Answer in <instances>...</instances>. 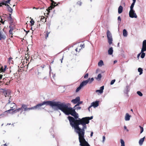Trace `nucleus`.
Instances as JSON below:
<instances>
[{"mask_svg":"<svg viewBox=\"0 0 146 146\" xmlns=\"http://www.w3.org/2000/svg\"><path fill=\"white\" fill-rule=\"evenodd\" d=\"M79 104H80V103H79V102H78L76 105L75 106H79Z\"/></svg>","mask_w":146,"mask_h":146,"instance_id":"nucleus-49","label":"nucleus"},{"mask_svg":"<svg viewBox=\"0 0 146 146\" xmlns=\"http://www.w3.org/2000/svg\"><path fill=\"white\" fill-rule=\"evenodd\" d=\"M54 8V7L52 5H51L50 7H48V8L47 9V11L48 12V13L50 12V10H51L52 8Z\"/></svg>","mask_w":146,"mask_h":146,"instance_id":"nucleus-29","label":"nucleus"},{"mask_svg":"<svg viewBox=\"0 0 146 146\" xmlns=\"http://www.w3.org/2000/svg\"><path fill=\"white\" fill-rule=\"evenodd\" d=\"M40 21H42V22H46V19H45V18L44 17H43V18L41 17L40 19Z\"/></svg>","mask_w":146,"mask_h":146,"instance_id":"nucleus-33","label":"nucleus"},{"mask_svg":"<svg viewBox=\"0 0 146 146\" xmlns=\"http://www.w3.org/2000/svg\"><path fill=\"white\" fill-rule=\"evenodd\" d=\"M8 110L4 112L3 113L1 114L0 115V116H6L8 115V113H10V112H9L11 111V110Z\"/></svg>","mask_w":146,"mask_h":146,"instance_id":"nucleus-11","label":"nucleus"},{"mask_svg":"<svg viewBox=\"0 0 146 146\" xmlns=\"http://www.w3.org/2000/svg\"><path fill=\"white\" fill-rule=\"evenodd\" d=\"M118 20H119L120 21H121V18L120 16H119L118 17Z\"/></svg>","mask_w":146,"mask_h":146,"instance_id":"nucleus-41","label":"nucleus"},{"mask_svg":"<svg viewBox=\"0 0 146 146\" xmlns=\"http://www.w3.org/2000/svg\"><path fill=\"white\" fill-rule=\"evenodd\" d=\"M145 138V137H144L143 138L139 140V144L140 145H141L143 144V143L144 141Z\"/></svg>","mask_w":146,"mask_h":146,"instance_id":"nucleus-17","label":"nucleus"},{"mask_svg":"<svg viewBox=\"0 0 146 146\" xmlns=\"http://www.w3.org/2000/svg\"><path fill=\"white\" fill-rule=\"evenodd\" d=\"M82 102H79L80 104H81V103H82Z\"/></svg>","mask_w":146,"mask_h":146,"instance_id":"nucleus-58","label":"nucleus"},{"mask_svg":"<svg viewBox=\"0 0 146 146\" xmlns=\"http://www.w3.org/2000/svg\"><path fill=\"white\" fill-rule=\"evenodd\" d=\"M50 102H52V101H44L42 103L38 104L36 106H34V107H32V108H27V105H26L25 104H23L22 105V111H27L28 110H32L33 109V108H38L39 107H41L42 106L46 104V105H49L50 106L53 107V106H55L56 107V106H52L51 105H50Z\"/></svg>","mask_w":146,"mask_h":146,"instance_id":"nucleus-2","label":"nucleus"},{"mask_svg":"<svg viewBox=\"0 0 146 146\" xmlns=\"http://www.w3.org/2000/svg\"><path fill=\"white\" fill-rule=\"evenodd\" d=\"M103 141L104 142L105 140V137L104 136H103Z\"/></svg>","mask_w":146,"mask_h":146,"instance_id":"nucleus-46","label":"nucleus"},{"mask_svg":"<svg viewBox=\"0 0 146 146\" xmlns=\"http://www.w3.org/2000/svg\"><path fill=\"white\" fill-rule=\"evenodd\" d=\"M81 47V49L82 48H84L85 47V45L84 43H83L82 44H81L80 46H78V48H76L75 49L76 51V52H79L80 50V47Z\"/></svg>","mask_w":146,"mask_h":146,"instance_id":"nucleus-12","label":"nucleus"},{"mask_svg":"<svg viewBox=\"0 0 146 146\" xmlns=\"http://www.w3.org/2000/svg\"><path fill=\"white\" fill-rule=\"evenodd\" d=\"M52 3H51V5H52L54 7L56 6L57 5H58V4H57L56 5H55V4H56V3L54 2V1H53V0H50Z\"/></svg>","mask_w":146,"mask_h":146,"instance_id":"nucleus-27","label":"nucleus"},{"mask_svg":"<svg viewBox=\"0 0 146 146\" xmlns=\"http://www.w3.org/2000/svg\"><path fill=\"white\" fill-rule=\"evenodd\" d=\"M104 65L103 62L102 60H100L98 63V65L99 66H102Z\"/></svg>","mask_w":146,"mask_h":146,"instance_id":"nucleus-24","label":"nucleus"},{"mask_svg":"<svg viewBox=\"0 0 146 146\" xmlns=\"http://www.w3.org/2000/svg\"><path fill=\"white\" fill-rule=\"evenodd\" d=\"M104 88V86H102L100 88V90H96V92H99L100 94L103 93V90Z\"/></svg>","mask_w":146,"mask_h":146,"instance_id":"nucleus-14","label":"nucleus"},{"mask_svg":"<svg viewBox=\"0 0 146 146\" xmlns=\"http://www.w3.org/2000/svg\"><path fill=\"white\" fill-rule=\"evenodd\" d=\"M129 17L132 18H136L137 17V15L135 13V11L133 10H130L129 13Z\"/></svg>","mask_w":146,"mask_h":146,"instance_id":"nucleus-6","label":"nucleus"},{"mask_svg":"<svg viewBox=\"0 0 146 146\" xmlns=\"http://www.w3.org/2000/svg\"><path fill=\"white\" fill-rule=\"evenodd\" d=\"M30 23H31V26H33V25H34L35 21L34 20H33L32 19H31V20L30 21Z\"/></svg>","mask_w":146,"mask_h":146,"instance_id":"nucleus-35","label":"nucleus"},{"mask_svg":"<svg viewBox=\"0 0 146 146\" xmlns=\"http://www.w3.org/2000/svg\"><path fill=\"white\" fill-rule=\"evenodd\" d=\"M141 53H140L139 54L137 55V58H139V56H140V55H141Z\"/></svg>","mask_w":146,"mask_h":146,"instance_id":"nucleus-44","label":"nucleus"},{"mask_svg":"<svg viewBox=\"0 0 146 146\" xmlns=\"http://www.w3.org/2000/svg\"><path fill=\"white\" fill-rule=\"evenodd\" d=\"M115 79H114L112 80L110 82V84L113 85L114 84V82H115Z\"/></svg>","mask_w":146,"mask_h":146,"instance_id":"nucleus-39","label":"nucleus"},{"mask_svg":"<svg viewBox=\"0 0 146 146\" xmlns=\"http://www.w3.org/2000/svg\"><path fill=\"white\" fill-rule=\"evenodd\" d=\"M136 2V1H133V3H132L130 6V10H133V8L135 5V3Z\"/></svg>","mask_w":146,"mask_h":146,"instance_id":"nucleus-25","label":"nucleus"},{"mask_svg":"<svg viewBox=\"0 0 146 146\" xmlns=\"http://www.w3.org/2000/svg\"><path fill=\"white\" fill-rule=\"evenodd\" d=\"M133 1H136V0H133Z\"/></svg>","mask_w":146,"mask_h":146,"instance_id":"nucleus-59","label":"nucleus"},{"mask_svg":"<svg viewBox=\"0 0 146 146\" xmlns=\"http://www.w3.org/2000/svg\"><path fill=\"white\" fill-rule=\"evenodd\" d=\"M142 52L146 51V40H145L143 42L142 47L141 49Z\"/></svg>","mask_w":146,"mask_h":146,"instance_id":"nucleus-8","label":"nucleus"},{"mask_svg":"<svg viewBox=\"0 0 146 146\" xmlns=\"http://www.w3.org/2000/svg\"><path fill=\"white\" fill-rule=\"evenodd\" d=\"M98 101H96L95 102H93L91 103V105L90 106V108H91L92 106H93L94 108L98 107L99 105Z\"/></svg>","mask_w":146,"mask_h":146,"instance_id":"nucleus-9","label":"nucleus"},{"mask_svg":"<svg viewBox=\"0 0 146 146\" xmlns=\"http://www.w3.org/2000/svg\"><path fill=\"white\" fill-rule=\"evenodd\" d=\"M11 13L9 14V16L7 17V21L9 23V24H11L13 23V19L11 17Z\"/></svg>","mask_w":146,"mask_h":146,"instance_id":"nucleus-10","label":"nucleus"},{"mask_svg":"<svg viewBox=\"0 0 146 146\" xmlns=\"http://www.w3.org/2000/svg\"><path fill=\"white\" fill-rule=\"evenodd\" d=\"M3 75L0 74V80L2 78Z\"/></svg>","mask_w":146,"mask_h":146,"instance_id":"nucleus-47","label":"nucleus"},{"mask_svg":"<svg viewBox=\"0 0 146 146\" xmlns=\"http://www.w3.org/2000/svg\"><path fill=\"white\" fill-rule=\"evenodd\" d=\"M63 58H64V56L63 55L62 56V58L61 59H60V60L61 61V63H62V60H63Z\"/></svg>","mask_w":146,"mask_h":146,"instance_id":"nucleus-40","label":"nucleus"},{"mask_svg":"<svg viewBox=\"0 0 146 146\" xmlns=\"http://www.w3.org/2000/svg\"><path fill=\"white\" fill-rule=\"evenodd\" d=\"M5 92H6V96H7V91H6Z\"/></svg>","mask_w":146,"mask_h":146,"instance_id":"nucleus-52","label":"nucleus"},{"mask_svg":"<svg viewBox=\"0 0 146 146\" xmlns=\"http://www.w3.org/2000/svg\"><path fill=\"white\" fill-rule=\"evenodd\" d=\"M106 34L108 40V42L109 44L110 45L112 43L113 41L111 34L109 30H108L107 31Z\"/></svg>","mask_w":146,"mask_h":146,"instance_id":"nucleus-5","label":"nucleus"},{"mask_svg":"<svg viewBox=\"0 0 146 146\" xmlns=\"http://www.w3.org/2000/svg\"><path fill=\"white\" fill-rule=\"evenodd\" d=\"M102 77L101 74H98L97 78H96V79L98 80H100Z\"/></svg>","mask_w":146,"mask_h":146,"instance_id":"nucleus-30","label":"nucleus"},{"mask_svg":"<svg viewBox=\"0 0 146 146\" xmlns=\"http://www.w3.org/2000/svg\"><path fill=\"white\" fill-rule=\"evenodd\" d=\"M7 9L11 13L13 11L12 9L11 8V7H9V5H7Z\"/></svg>","mask_w":146,"mask_h":146,"instance_id":"nucleus-28","label":"nucleus"},{"mask_svg":"<svg viewBox=\"0 0 146 146\" xmlns=\"http://www.w3.org/2000/svg\"><path fill=\"white\" fill-rule=\"evenodd\" d=\"M80 101V98L79 97H77L75 99L72 100L71 102L74 104H76L79 102Z\"/></svg>","mask_w":146,"mask_h":146,"instance_id":"nucleus-13","label":"nucleus"},{"mask_svg":"<svg viewBox=\"0 0 146 146\" xmlns=\"http://www.w3.org/2000/svg\"><path fill=\"white\" fill-rule=\"evenodd\" d=\"M139 127L140 128V131H141L140 133L141 134L143 132V127H141L140 126H139Z\"/></svg>","mask_w":146,"mask_h":146,"instance_id":"nucleus-36","label":"nucleus"},{"mask_svg":"<svg viewBox=\"0 0 146 146\" xmlns=\"http://www.w3.org/2000/svg\"><path fill=\"white\" fill-rule=\"evenodd\" d=\"M90 108H90V106L88 108V110L89 111H90Z\"/></svg>","mask_w":146,"mask_h":146,"instance_id":"nucleus-50","label":"nucleus"},{"mask_svg":"<svg viewBox=\"0 0 146 146\" xmlns=\"http://www.w3.org/2000/svg\"><path fill=\"white\" fill-rule=\"evenodd\" d=\"M123 35L125 37H126L127 36V33L125 29H124L123 30Z\"/></svg>","mask_w":146,"mask_h":146,"instance_id":"nucleus-22","label":"nucleus"},{"mask_svg":"<svg viewBox=\"0 0 146 146\" xmlns=\"http://www.w3.org/2000/svg\"><path fill=\"white\" fill-rule=\"evenodd\" d=\"M123 7L122 6L120 5L118 8V13H121L123 11Z\"/></svg>","mask_w":146,"mask_h":146,"instance_id":"nucleus-18","label":"nucleus"},{"mask_svg":"<svg viewBox=\"0 0 146 146\" xmlns=\"http://www.w3.org/2000/svg\"><path fill=\"white\" fill-rule=\"evenodd\" d=\"M9 28H10V29L9 31V33L10 34V36H11V37H13V29L10 26H9Z\"/></svg>","mask_w":146,"mask_h":146,"instance_id":"nucleus-20","label":"nucleus"},{"mask_svg":"<svg viewBox=\"0 0 146 146\" xmlns=\"http://www.w3.org/2000/svg\"><path fill=\"white\" fill-rule=\"evenodd\" d=\"M79 136V140L81 146H90L84 139L85 133H78Z\"/></svg>","mask_w":146,"mask_h":146,"instance_id":"nucleus-3","label":"nucleus"},{"mask_svg":"<svg viewBox=\"0 0 146 146\" xmlns=\"http://www.w3.org/2000/svg\"><path fill=\"white\" fill-rule=\"evenodd\" d=\"M11 0H7L6 1H5L2 2L1 3H0V7H1L2 6V5H5L6 6H7V3H9Z\"/></svg>","mask_w":146,"mask_h":146,"instance_id":"nucleus-15","label":"nucleus"},{"mask_svg":"<svg viewBox=\"0 0 146 146\" xmlns=\"http://www.w3.org/2000/svg\"><path fill=\"white\" fill-rule=\"evenodd\" d=\"M81 108L80 107H78L77 108L78 109H81Z\"/></svg>","mask_w":146,"mask_h":146,"instance_id":"nucleus-54","label":"nucleus"},{"mask_svg":"<svg viewBox=\"0 0 146 146\" xmlns=\"http://www.w3.org/2000/svg\"><path fill=\"white\" fill-rule=\"evenodd\" d=\"M94 80V78H88L87 80L83 81L80 84V85L83 87L86 85L88 83L91 84Z\"/></svg>","mask_w":146,"mask_h":146,"instance_id":"nucleus-4","label":"nucleus"},{"mask_svg":"<svg viewBox=\"0 0 146 146\" xmlns=\"http://www.w3.org/2000/svg\"><path fill=\"white\" fill-rule=\"evenodd\" d=\"M50 104L52 106H56L59 110H61L66 115H70L74 117L69 116L68 118L70 125L74 128L77 133H85V130L87 128L86 124L89 123V120L93 119V116L86 117L82 119L78 118V114L75 109L71 107H69L67 104L65 103L60 102H50Z\"/></svg>","mask_w":146,"mask_h":146,"instance_id":"nucleus-1","label":"nucleus"},{"mask_svg":"<svg viewBox=\"0 0 146 146\" xmlns=\"http://www.w3.org/2000/svg\"><path fill=\"white\" fill-rule=\"evenodd\" d=\"M5 67H7V66H5Z\"/></svg>","mask_w":146,"mask_h":146,"instance_id":"nucleus-60","label":"nucleus"},{"mask_svg":"<svg viewBox=\"0 0 146 146\" xmlns=\"http://www.w3.org/2000/svg\"><path fill=\"white\" fill-rule=\"evenodd\" d=\"M29 64H28V65H27V68H28L29 67Z\"/></svg>","mask_w":146,"mask_h":146,"instance_id":"nucleus-51","label":"nucleus"},{"mask_svg":"<svg viewBox=\"0 0 146 146\" xmlns=\"http://www.w3.org/2000/svg\"><path fill=\"white\" fill-rule=\"evenodd\" d=\"M113 50L112 47L110 48L108 51V53L110 55H111L113 54Z\"/></svg>","mask_w":146,"mask_h":146,"instance_id":"nucleus-19","label":"nucleus"},{"mask_svg":"<svg viewBox=\"0 0 146 146\" xmlns=\"http://www.w3.org/2000/svg\"><path fill=\"white\" fill-rule=\"evenodd\" d=\"M7 105H9V106L12 109L11 110H11L12 112H11V113H13L14 112H13V110L15 108H14V107H15L16 106V105L15 103H10V102L7 104Z\"/></svg>","mask_w":146,"mask_h":146,"instance_id":"nucleus-7","label":"nucleus"},{"mask_svg":"<svg viewBox=\"0 0 146 146\" xmlns=\"http://www.w3.org/2000/svg\"><path fill=\"white\" fill-rule=\"evenodd\" d=\"M45 33V34H44L45 38L46 39L48 37L49 34L50 33V32H48V31H46Z\"/></svg>","mask_w":146,"mask_h":146,"instance_id":"nucleus-21","label":"nucleus"},{"mask_svg":"<svg viewBox=\"0 0 146 146\" xmlns=\"http://www.w3.org/2000/svg\"><path fill=\"white\" fill-rule=\"evenodd\" d=\"M1 70L2 72H4L5 71V68L3 69L2 68L1 69Z\"/></svg>","mask_w":146,"mask_h":146,"instance_id":"nucleus-42","label":"nucleus"},{"mask_svg":"<svg viewBox=\"0 0 146 146\" xmlns=\"http://www.w3.org/2000/svg\"><path fill=\"white\" fill-rule=\"evenodd\" d=\"M82 87L80 85V86L76 89V92H78Z\"/></svg>","mask_w":146,"mask_h":146,"instance_id":"nucleus-32","label":"nucleus"},{"mask_svg":"<svg viewBox=\"0 0 146 146\" xmlns=\"http://www.w3.org/2000/svg\"><path fill=\"white\" fill-rule=\"evenodd\" d=\"M120 141L121 144V146H125V143L124 141L122 139H121Z\"/></svg>","mask_w":146,"mask_h":146,"instance_id":"nucleus-34","label":"nucleus"},{"mask_svg":"<svg viewBox=\"0 0 146 146\" xmlns=\"http://www.w3.org/2000/svg\"><path fill=\"white\" fill-rule=\"evenodd\" d=\"M138 71L140 72V75L141 74L143 73V69L140 68H139L138 69Z\"/></svg>","mask_w":146,"mask_h":146,"instance_id":"nucleus-31","label":"nucleus"},{"mask_svg":"<svg viewBox=\"0 0 146 146\" xmlns=\"http://www.w3.org/2000/svg\"><path fill=\"white\" fill-rule=\"evenodd\" d=\"M88 73L86 74L84 76V78L87 79L88 78Z\"/></svg>","mask_w":146,"mask_h":146,"instance_id":"nucleus-38","label":"nucleus"},{"mask_svg":"<svg viewBox=\"0 0 146 146\" xmlns=\"http://www.w3.org/2000/svg\"><path fill=\"white\" fill-rule=\"evenodd\" d=\"M124 129H125L127 131H128V130L127 129V127H126V126H125L124 127Z\"/></svg>","mask_w":146,"mask_h":146,"instance_id":"nucleus-45","label":"nucleus"},{"mask_svg":"<svg viewBox=\"0 0 146 146\" xmlns=\"http://www.w3.org/2000/svg\"><path fill=\"white\" fill-rule=\"evenodd\" d=\"M131 111H132V112H133V110L132 109H131Z\"/></svg>","mask_w":146,"mask_h":146,"instance_id":"nucleus-56","label":"nucleus"},{"mask_svg":"<svg viewBox=\"0 0 146 146\" xmlns=\"http://www.w3.org/2000/svg\"><path fill=\"white\" fill-rule=\"evenodd\" d=\"M44 66H45V65H43V67H42V68H44Z\"/></svg>","mask_w":146,"mask_h":146,"instance_id":"nucleus-57","label":"nucleus"},{"mask_svg":"<svg viewBox=\"0 0 146 146\" xmlns=\"http://www.w3.org/2000/svg\"><path fill=\"white\" fill-rule=\"evenodd\" d=\"M117 62V61H116V60H115V61H114V63H115L116 62Z\"/></svg>","mask_w":146,"mask_h":146,"instance_id":"nucleus-55","label":"nucleus"},{"mask_svg":"<svg viewBox=\"0 0 146 146\" xmlns=\"http://www.w3.org/2000/svg\"><path fill=\"white\" fill-rule=\"evenodd\" d=\"M131 116L128 113H126L125 117V119L126 121H129L130 120Z\"/></svg>","mask_w":146,"mask_h":146,"instance_id":"nucleus-16","label":"nucleus"},{"mask_svg":"<svg viewBox=\"0 0 146 146\" xmlns=\"http://www.w3.org/2000/svg\"><path fill=\"white\" fill-rule=\"evenodd\" d=\"M0 111H1V110H0Z\"/></svg>","mask_w":146,"mask_h":146,"instance_id":"nucleus-61","label":"nucleus"},{"mask_svg":"<svg viewBox=\"0 0 146 146\" xmlns=\"http://www.w3.org/2000/svg\"><path fill=\"white\" fill-rule=\"evenodd\" d=\"M1 19V21H0V22H1V23L3 24H4V22H5V21H3L2 19Z\"/></svg>","mask_w":146,"mask_h":146,"instance_id":"nucleus-43","label":"nucleus"},{"mask_svg":"<svg viewBox=\"0 0 146 146\" xmlns=\"http://www.w3.org/2000/svg\"><path fill=\"white\" fill-rule=\"evenodd\" d=\"M4 146H7V145L6 144H3Z\"/></svg>","mask_w":146,"mask_h":146,"instance_id":"nucleus-53","label":"nucleus"},{"mask_svg":"<svg viewBox=\"0 0 146 146\" xmlns=\"http://www.w3.org/2000/svg\"><path fill=\"white\" fill-rule=\"evenodd\" d=\"M137 94L140 96H143V94L140 91H137Z\"/></svg>","mask_w":146,"mask_h":146,"instance_id":"nucleus-37","label":"nucleus"},{"mask_svg":"<svg viewBox=\"0 0 146 146\" xmlns=\"http://www.w3.org/2000/svg\"><path fill=\"white\" fill-rule=\"evenodd\" d=\"M145 51H143L142 52V50H141V52L140 53H141V57L142 58H144L145 56V53L144 52H145Z\"/></svg>","mask_w":146,"mask_h":146,"instance_id":"nucleus-23","label":"nucleus"},{"mask_svg":"<svg viewBox=\"0 0 146 146\" xmlns=\"http://www.w3.org/2000/svg\"><path fill=\"white\" fill-rule=\"evenodd\" d=\"M20 110H22V112L23 111L22 108V107L21 108H19L14 110L13 111L14 113H16L19 111Z\"/></svg>","mask_w":146,"mask_h":146,"instance_id":"nucleus-26","label":"nucleus"},{"mask_svg":"<svg viewBox=\"0 0 146 146\" xmlns=\"http://www.w3.org/2000/svg\"><path fill=\"white\" fill-rule=\"evenodd\" d=\"M93 132H91V134H90V137H92V135H93Z\"/></svg>","mask_w":146,"mask_h":146,"instance_id":"nucleus-48","label":"nucleus"}]
</instances>
